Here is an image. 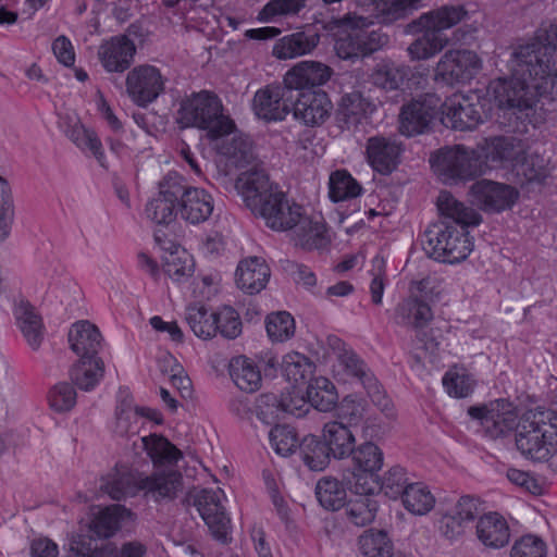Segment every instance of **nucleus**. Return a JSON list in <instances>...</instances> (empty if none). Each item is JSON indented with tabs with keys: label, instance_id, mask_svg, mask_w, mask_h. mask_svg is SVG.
Segmentation results:
<instances>
[{
	"label": "nucleus",
	"instance_id": "412c9836",
	"mask_svg": "<svg viewBox=\"0 0 557 557\" xmlns=\"http://www.w3.org/2000/svg\"><path fill=\"white\" fill-rule=\"evenodd\" d=\"M293 96L286 86L270 85L256 92L252 108L265 121H282L292 111Z\"/></svg>",
	"mask_w": 557,
	"mask_h": 557
},
{
	"label": "nucleus",
	"instance_id": "13d9d810",
	"mask_svg": "<svg viewBox=\"0 0 557 557\" xmlns=\"http://www.w3.org/2000/svg\"><path fill=\"white\" fill-rule=\"evenodd\" d=\"M165 78L153 65H141V107L154 101L164 91Z\"/></svg>",
	"mask_w": 557,
	"mask_h": 557
},
{
	"label": "nucleus",
	"instance_id": "4468645a",
	"mask_svg": "<svg viewBox=\"0 0 557 557\" xmlns=\"http://www.w3.org/2000/svg\"><path fill=\"white\" fill-rule=\"evenodd\" d=\"M182 176L171 172L159 183V194L146 206L147 216L158 224H169L180 214Z\"/></svg>",
	"mask_w": 557,
	"mask_h": 557
},
{
	"label": "nucleus",
	"instance_id": "5701e85b",
	"mask_svg": "<svg viewBox=\"0 0 557 557\" xmlns=\"http://www.w3.org/2000/svg\"><path fill=\"white\" fill-rule=\"evenodd\" d=\"M136 45L127 35H116L101 42L98 59L109 73L128 70L136 54Z\"/></svg>",
	"mask_w": 557,
	"mask_h": 557
},
{
	"label": "nucleus",
	"instance_id": "f704fd0d",
	"mask_svg": "<svg viewBox=\"0 0 557 557\" xmlns=\"http://www.w3.org/2000/svg\"><path fill=\"white\" fill-rule=\"evenodd\" d=\"M293 242L295 246L306 250L325 247L330 239L326 226L321 216H306L300 213L299 221L295 224Z\"/></svg>",
	"mask_w": 557,
	"mask_h": 557
},
{
	"label": "nucleus",
	"instance_id": "603ef678",
	"mask_svg": "<svg viewBox=\"0 0 557 557\" xmlns=\"http://www.w3.org/2000/svg\"><path fill=\"white\" fill-rule=\"evenodd\" d=\"M371 494H358L356 498L346 504L345 513L347 519L357 527H364L375 518L379 505L371 497Z\"/></svg>",
	"mask_w": 557,
	"mask_h": 557
},
{
	"label": "nucleus",
	"instance_id": "052dcab7",
	"mask_svg": "<svg viewBox=\"0 0 557 557\" xmlns=\"http://www.w3.org/2000/svg\"><path fill=\"white\" fill-rule=\"evenodd\" d=\"M76 401V389L67 382L57 383L48 393L49 407L57 413H66L71 411L75 407Z\"/></svg>",
	"mask_w": 557,
	"mask_h": 557
},
{
	"label": "nucleus",
	"instance_id": "774afa93",
	"mask_svg": "<svg viewBox=\"0 0 557 557\" xmlns=\"http://www.w3.org/2000/svg\"><path fill=\"white\" fill-rule=\"evenodd\" d=\"M546 544L535 535L520 537L510 549V557H546Z\"/></svg>",
	"mask_w": 557,
	"mask_h": 557
},
{
	"label": "nucleus",
	"instance_id": "aec40b11",
	"mask_svg": "<svg viewBox=\"0 0 557 557\" xmlns=\"http://www.w3.org/2000/svg\"><path fill=\"white\" fill-rule=\"evenodd\" d=\"M292 111L296 120L307 126H320L331 116L333 103L323 90H307L299 92L292 100Z\"/></svg>",
	"mask_w": 557,
	"mask_h": 557
},
{
	"label": "nucleus",
	"instance_id": "5fc2aeb1",
	"mask_svg": "<svg viewBox=\"0 0 557 557\" xmlns=\"http://www.w3.org/2000/svg\"><path fill=\"white\" fill-rule=\"evenodd\" d=\"M361 186L345 170H337L331 174L329 181V196L334 202L348 200L359 196Z\"/></svg>",
	"mask_w": 557,
	"mask_h": 557
},
{
	"label": "nucleus",
	"instance_id": "6e6d98bb",
	"mask_svg": "<svg viewBox=\"0 0 557 557\" xmlns=\"http://www.w3.org/2000/svg\"><path fill=\"white\" fill-rule=\"evenodd\" d=\"M359 547L366 557H392L394 546L386 532L366 531L359 537Z\"/></svg>",
	"mask_w": 557,
	"mask_h": 557
},
{
	"label": "nucleus",
	"instance_id": "72a5a7b5",
	"mask_svg": "<svg viewBox=\"0 0 557 557\" xmlns=\"http://www.w3.org/2000/svg\"><path fill=\"white\" fill-rule=\"evenodd\" d=\"M478 540L488 548H502L509 543L510 529L507 520L498 512L482 515L475 525Z\"/></svg>",
	"mask_w": 557,
	"mask_h": 557
},
{
	"label": "nucleus",
	"instance_id": "9b49d317",
	"mask_svg": "<svg viewBox=\"0 0 557 557\" xmlns=\"http://www.w3.org/2000/svg\"><path fill=\"white\" fill-rule=\"evenodd\" d=\"M442 122L457 131H470L483 122V104L475 94L454 95L443 102Z\"/></svg>",
	"mask_w": 557,
	"mask_h": 557
},
{
	"label": "nucleus",
	"instance_id": "393cba45",
	"mask_svg": "<svg viewBox=\"0 0 557 557\" xmlns=\"http://www.w3.org/2000/svg\"><path fill=\"white\" fill-rule=\"evenodd\" d=\"M66 557H139V544L127 543L117 552L111 545L99 547L96 539L77 533L69 541Z\"/></svg>",
	"mask_w": 557,
	"mask_h": 557
},
{
	"label": "nucleus",
	"instance_id": "b1692460",
	"mask_svg": "<svg viewBox=\"0 0 557 557\" xmlns=\"http://www.w3.org/2000/svg\"><path fill=\"white\" fill-rule=\"evenodd\" d=\"M332 75V69L317 61H301L295 64L284 76V85L292 94L317 90L315 87L324 85Z\"/></svg>",
	"mask_w": 557,
	"mask_h": 557
},
{
	"label": "nucleus",
	"instance_id": "3c124183",
	"mask_svg": "<svg viewBox=\"0 0 557 557\" xmlns=\"http://www.w3.org/2000/svg\"><path fill=\"white\" fill-rule=\"evenodd\" d=\"M404 507L412 515L423 516L431 511L435 505V497L426 485L414 482L407 487L401 496Z\"/></svg>",
	"mask_w": 557,
	"mask_h": 557
},
{
	"label": "nucleus",
	"instance_id": "ddd939ff",
	"mask_svg": "<svg viewBox=\"0 0 557 557\" xmlns=\"http://www.w3.org/2000/svg\"><path fill=\"white\" fill-rule=\"evenodd\" d=\"M301 207L290 201L280 188L251 213L263 219L264 224L273 231L285 232L292 230L299 221Z\"/></svg>",
	"mask_w": 557,
	"mask_h": 557
},
{
	"label": "nucleus",
	"instance_id": "a18cd8bd",
	"mask_svg": "<svg viewBox=\"0 0 557 557\" xmlns=\"http://www.w3.org/2000/svg\"><path fill=\"white\" fill-rule=\"evenodd\" d=\"M308 403L319 411L327 412L335 408L338 395L334 384L326 377H315L307 387Z\"/></svg>",
	"mask_w": 557,
	"mask_h": 557
},
{
	"label": "nucleus",
	"instance_id": "c9c22d12",
	"mask_svg": "<svg viewBox=\"0 0 557 557\" xmlns=\"http://www.w3.org/2000/svg\"><path fill=\"white\" fill-rule=\"evenodd\" d=\"M13 314L18 329L32 349L40 347L44 338V324L35 308L25 300H20L13 308Z\"/></svg>",
	"mask_w": 557,
	"mask_h": 557
},
{
	"label": "nucleus",
	"instance_id": "79ce46f5",
	"mask_svg": "<svg viewBox=\"0 0 557 557\" xmlns=\"http://www.w3.org/2000/svg\"><path fill=\"white\" fill-rule=\"evenodd\" d=\"M407 76V66L397 64L392 60H381L374 65L370 78L376 87L393 91L400 88Z\"/></svg>",
	"mask_w": 557,
	"mask_h": 557
},
{
	"label": "nucleus",
	"instance_id": "2eb2a0df",
	"mask_svg": "<svg viewBox=\"0 0 557 557\" xmlns=\"http://www.w3.org/2000/svg\"><path fill=\"white\" fill-rule=\"evenodd\" d=\"M222 496L223 491L220 488L215 491L205 488L195 494L194 504L212 535L225 543L230 533L231 521L221 504Z\"/></svg>",
	"mask_w": 557,
	"mask_h": 557
},
{
	"label": "nucleus",
	"instance_id": "1a4fd4ad",
	"mask_svg": "<svg viewBox=\"0 0 557 557\" xmlns=\"http://www.w3.org/2000/svg\"><path fill=\"white\" fill-rule=\"evenodd\" d=\"M481 69L482 60L474 51L450 49L436 63L434 79L447 86L463 85L473 79Z\"/></svg>",
	"mask_w": 557,
	"mask_h": 557
},
{
	"label": "nucleus",
	"instance_id": "20e7f679",
	"mask_svg": "<svg viewBox=\"0 0 557 557\" xmlns=\"http://www.w3.org/2000/svg\"><path fill=\"white\" fill-rule=\"evenodd\" d=\"M467 15L463 5H443L414 20L411 27L420 35L407 48L410 59L429 60L441 52L448 44L444 30L457 25Z\"/></svg>",
	"mask_w": 557,
	"mask_h": 557
},
{
	"label": "nucleus",
	"instance_id": "4c0bfd02",
	"mask_svg": "<svg viewBox=\"0 0 557 557\" xmlns=\"http://www.w3.org/2000/svg\"><path fill=\"white\" fill-rule=\"evenodd\" d=\"M319 42V34L297 32L280 38L275 42L272 53L280 60L294 59L312 52Z\"/></svg>",
	"mask_w": 557,
	"mask_h": 557
},
{
	"label": "nucleus",
	"instance_id": "cd10ccee",
	"mask_svg": "<svg viewBox=\"0 0 557 557\" xmlns=\"http://www.w3.org/2000/svg\"><path fill=\"white\" fill-rule=\"evenodd\" d=\"M138 491V472L124 462H119L112 472L100 479V494L115 500L134 496Z\"/></svg>",
	"mask_w": 557,
	"mask_h": 557
},
{
	"label": "nucleus",
	"instance_id": "0eeeda50",
	"mask_svg": "<svg viewBox=\"0 0 557 557\" xmlns=\"http://www.w3.org/2000/svg\"><path fill=\"white\" fill-rule=\"evenodd\" d=\"M435 172L447 184H457L481 174L480 156L462 145L440 149L431 157Z\"/></svg>",
	"mask_w": 557,
	"mask_h": 557
},
{
	"label": "nucleus",
	"instance_id": "4be33fe9",
	"mask_svg": "<svg viewBox=\"0 0 557 557\" xmlns=\"http://www.w3.org/2000/svg\"><path fill=\"white\" fill-rule=\"evenodd\" d=\"M183 490V475L173 469H154L141 478V496L154 503L171 502Z\"/></svg>",
	"mask_w": 557,
	"mask_h": 557
},
{
	"label": "nucleus",
	"instance_id": "bf43d9fd",
	"mask_svg": "<svg viewBox=\"0 0 557 557\" xmlns=\"http://www.w3.org/2000/svg\"><path fill=\"white\" fill-rule=\"evenodd\" d=\"M265 329L273 342H285L295 334V320L286 311L273 312L267 317Z\"/></svg>",
	"mask_w": 557,
	"mask_h": 557
},
{
	"label": "nucleus",
	"instance_id": "4d7b16f0",
	"mask_svg": "<svg viewBox=\"0 0 557 557\" xmlns=\"http://www.w3.org/2000/svg\"><path fill=\"white\" fill-rule=\"evenodd\" d=\"M164 272L175 282H182L191 276L194 260L182 247L169 255H162Z\"/></svg>",
	"mask_w": 557,
	"mask_h": 557
},
{
	"label": "nucleus",
	"instance_id": "ea45409f",
	"mask_svg": "<svg viewBox=\"0 0 557 557\" xmlns=\"http://www.w3.org/2000/svg\"><path fill=\"white\" fill-rule=\"evenodd\" d=\"M104 364L98 355L78 357L70 371L72 382L83 391L94 389L103 376Z\"/></svg>",
	"mask_w": 557,
	"mask_h": 557
},
{
	"label": "nucleus",
	"instance_id": "338daca9",
	"mask_svg": "<svg viewBox=\"0 0 557 557\" xmlns=\"http://www.w3.org/2000/svg\"><path fill=\"white\" fill-rule=\"evenodd\" d=\"M534 73V87L537 92H540V96L557 100V58L555 65L552 62L549 67H545V71H542L540 67H535Z\"/></svg>",
	"mask_w": 557,
	"mask_h": 557
},
{
	"label": "nucleus",
	"instance_id": "37998d69",
	"mask_svg": "<svg viewBox=\"0 0 557 557\" xmlns=\"http://www.w3.org/2000/svg\"><path fill=\"white\" fill-rule=\"evenodd\" d=\"M185 321L199 338L210 339L218 333L215 312L209 311L201 304H193L186 308Z\"/></svg>",
	"mask_w": 557,
	"mask_h": 557
},
{
	"label": "nucleus",
	"instance_id": "7ed1b4c3",
	"mask_svg": "<svg viewBox=\"0 0 557 557\" xmlns=\"http://www.w3.org/2000/svg\"><path fill=\"white\" fill-rule=\"evenodd\" d=\"M322 345L325 349L324 357L332 355L337 360V364L334 366L335 374L344 380L355 379L360 382L373 405L387 418H394L395 408L393 401L386 395L364 360L335 335H329Z\"/></svg>",
	"mask_w": 557,
	"mask_h": 557
},
{
	"label": "nucleus",
	"instance_id": "a878e982",
	"mask_svg": "<svg viewBox=\"0 0 557 557\" xmlns=\"http://www.w3.org/2000/svg\"><path fill=\"white\" fill-rule=\"evenodd\" d=\"M178 212L183 220L198 224L205 222L213 211V199L205 189L185 184L182 177Z\"/></svg>",
	"mask_w": 557,
	"mask_h": 557
},
{
	"label": "nucleus",
	"instance_id": "bb28decb",
	"mask_svg": "<svg viewBox=\"0 0 557 557\" xmlns=\"http://www.w3.org/2000/svg\"><path fill=\"white\" fill-rule=\"evenodd\" d=\"M366 153L369 164L380 174H391L399 162L401 146L395 139L384 136L368 138Z\"/></svg>",
	"mask_w": 557,
	"mask_h": 557
},
{
	"label": "nucleus",
	"instance_id": "49530a36",
	"mask_svg": "<svg viewBox=\"0 0 557 557\" xmlns=\"http://www.w3.org/2000/svg\"><path fill=\"white\" fill-rule=\"evenodd\" d=\"M369 111H371L370 101L360 91L354 90L342 96L337 116L349 126L357 124Z\"/></svg>",
	"mask_w": 557,
	"mask_h": 557
},
{
	"label": "nucleus",
	"instance_id": "a211bd4d",
	"mask_svg": "<svg viewBox=\"0 0 557 557\" xmlns=\"http://www.w3.org/2000/svg\"><path fill=\"white\" fill-rule=\"evenodd\" d=\"M235 188L245 206L252 212L278 188L273 184L263 169L253 164L251 169L242 172L235 182Z\"/></svg>",
	"mask_w": 557,
	"mask_h": 557
},
{
	"label": "nucleus",
	"instance_id": "680f3d73",
	"mask_svg": "<svg viewBox=\"0 0 557 557\" xmlns=\"http://www.w3.org/2000/svg\"><path fill=\"white\" fill-rule=\"evenodd\" d=\"M366 408L367 404L363 399L348 395L343 398L337 407L338 420L336 421L347 425L348 429L357 426L364 419Z\"/></svg>",
	"mask_w": 557,
	"mask_h": 557
},
{
	"label": "nucleus",
	"instance_id": "473e14b6",
	"mask_svg": "<svg viewBox=\"0 0 557 557\" xmlns=\"http://www.w3.org/2000/svg\"><path fill=\"white\" fill-rule=\"evenodd\" d=\"M131 517V511L121 505L94 507L88 523L89 531L98 539L113 536Z\"/></svg>",
	"mask_w": 557,
	"mask_h": 557
},
{
	"label": "nucleus",
	"instance_id": "f257e3e1",
	"mask_svg": "<svg viewBox=\"0 0 557 557\" xmlns=\"http://www.w3.org/2000/svg\"><path fill=\"white\" fill-rule=\"evenodd\" d=\"M552 50L539 44L518 47L509 62L511 75L490 82L487 95L499 109L508 111L518 120L531 122L540 92L534 87L535 67L545 71Z\"/></svg>",
	"mask_w": 557,
	"mask_h": 557
},
{
	"label": "nucleus",
	"instance_id": "9d476101",
	"mask_svg": "<svg viewBox=\"0 0 557 557\" xmlns=\"http://www.w3.org/2000/svg\"><path fill=\"white\" fill-rule=\"evenodd\" d=\"M442 107V99L435 94H425L405 103L399 113V132L407 137L428 132Z\"/></svg>",
	"mask_w": 557,
	"mask_h": 557
},
{
	"label": "nucleus",
	"instance_id": "de8ad7c7",
	"mask_svg": "<svg viewBox=\"0 0 557 557\" xmlns=\"http://www.w3.org/2000/svg\"><path fill=\"white\" fill-rule=\"evenodd\" d=\"M219 152L236 168L252 164L256 159L250 140L242 135L223 140Z\"/></svg>",
	"mask_w": 557,
	"mask_h": 557
},
{
	"label": "nucleus",
	"instance_id": "423d86ee",
	"mask_svg": "<svg viewBox=\"0 0 557 557\" xmlns=\"http://www.w3.org/2000/svg\"><path fill=\"white\" fill-rule=\"evenodd\" d=\"M177 121L183 127L207 131L211 139L225 136L235 127L230 116L223 113L219 97L209 91L193 94L183 100Z\"/></svg>",
	"mask_w": 557,
	"mask_h": 557
},
{
	"label": "nucleus",
	"instance_id": "864d4df0",
	"mask_svg": "<svg viewBox=\"0 0 557 557\" xmlns=\"http://www.w3.org/2000/svg\"><path fill=\"white\" fill-rule=\"evenodd\" d=\"M283 374L287 381L297 385L306 383L314 371L313 362L305 355L292 351L283 357L282 361Z\"/></svg>",
	"mask_w": 557,
	"mask_h": 557
},
{
	"label": "nucleus",
	"instance_id": "2f4dec72",
	"mask_svg": "<svg viewBox=\"0 0 557 557\" xmlns=\"http://www.w3.org/2000/svg\"><path fill=\"white\" fill-rule=\"evenodd\" d=\"M270 275V268L261 257H249L242 260L235 273L237 287L249 295L264 289Z\"/></svg>",
	"mask_w": 557,
	"mask_h": 557
},
{
	"label": "nucleus",
	"instance_id": "39448f33",
	"mask_svg": "<svg viewBox=\"0 0 557 557\" xmlns=\"http://www.w3.org/2000/svg\"><path fill=\"white\" fill-rule=\"evenodd\" d=\"M520 454L534 462L548 461L557 453V424L552 411H528L515 436Z\"/></svg>",
	"mask_w": 557,
	"mask_h": 557
},
{
	"label": "nucleus",
	"instance_id": "c85d7f7f",
	"mask_svg": "<svg viewBox=\"0 0 557 557\" xmlns=\"http://www.w3.org/2000/svg\"><path fill=\"white\" fill-rule=\"evenodd\" d=\"M59 126L77 148L84 153H90L102 168H107L100 139L94 131L86 128L75 114L60 117Z\"/></svg>",
	"mask_w": 557,
	"mask_h": 557
},
{
	"label": "nucleus",
	"instance_id": "6e6552de",
	"mask_svg": "<svg viewBox=\"0 0 557 557\" xmlns=\"http://www.w3.org/2000/svg\"><path fill=\"white\" fill-rule=\"evenodd\" d=\"M472 419L479 420L483 431L491 438L506 436L520 425L517 407L506 400L496 399L482 406H472L468 409Z\"/></svg>",
	"mask_w": 557,
	"mask_h": 557
},
{
	"label": "nucleus",
	"instance_id": "f8f14e48",
	"mask_svg": "<svg viewBox=\"0 0 557 557\" xmlns=\"http://www.w3.org/2000/svg\"><path fill=\"white\" fill-rule=\"evenodd\" d=\"M354 469L358 473H354L356 479L354 490L356 494L373 493L379 483L376 473L383 466V453L381 448L372 442H364L356 447L350 455Z\"/></svg>",
	"mask_w": 557,
	"mask_h": 557
},
{
	"label": "nucleus",
	"instance_id": "dca6fc26",
	"mask_svg": "<svg viewBox=\"0 0 557 557\" xmlns=\"http://www.w3.org/2000/svg\"><path fill=\"white\" fill-rule=\"evenodd\" d=\"M222 496L223 491L220 488L215 491L205 488L195 494L194 504L212 535L225 543L230 533L231 521L221 504Z\"/></svg>",
	"mask_w": 557,
	"mask_h": 557
},
{
	"label": "nucleus",
	"instance_id": "7c9ffc66",
	"mask_svg": "<svg viewBox=\"0 0 557 557\" xmlns=\"http://www.w3.org/2000/svg\"><path fill=\"white\" fill-rule=\"evenodd\" d=\"M139 406L128 387H120L113 432L121 437L132 438L139 432Z\"/></svg>",
	"mask_w": 557,
	"mask_h": 557
},
{
	"label": "nucleus",
	"instance_id": "c03bdc74",
	"mask_svg": "<svg viewBox=\"0 0 557 557\" xmlns=\"http://www.w3.org/2000/svg\"><path fill=\"white\" fill-rule=\"evenodd\" d=\"M484 156L491 161H516L523 153V145L515 137H493L485 139Z\"/></svg>",
	"mask_w": 557,
	"mask_h": 557
},
{
	"label": "nucleus",
	"instance_id": "09e8293b",
	"mask_svg": "<svg viewBox=\"0 0 557 557\" xmlns=\"http://www.w3.org/2000/svg\"><path fill=\"white\" fill-rule=\"evenodd\" d=\"M299 448L305 465L313 471H322L333 458L323 438L315 435L306 436Z\"/></svg>",
	"mask_w": 557,
	"mask_h": 557
},
{
	"label": "nucleus",
	"instance_id": "e2e57ef3",
	"mask_svg": "<svg viewBox=\"0 0 557 557\" xmlns=\"http://www.w3.org/2000/svg\"><path fill=\"white\" fill-rule=\"evenodd\" d=\"M269 436L272 447L282 456L292 455L299 446L295 430L288 425H275Z\"/></svg>",
	"mask_w": 557,
	"mask_h": 557
},
{
	"label": "nucleus",
	"instance_id": "69168bd1",
	"mask_svg": "<svg viewBox=\"0 0 557 557\" xmlns=\"http://www.w3.org/2000/svg\"><path fill=\"white\" fill-rule=\"evenodd\" d=\"M414 482H409L404 468L395 466L391 468L384 475L381 488L391 498H398L405 494L407 487Z\"/></svg>",
	"mask_w": 557,
	"mask_h": 557
},
{
	"label": "nucleus",
	"instance_id": "e433bc0d",
	"mask_svg": "<svg viewBox=\"0 0 557 557\" xmlns=\"http://www.w3.org/2000/svg\"><path fill=\"white\" fill-rule=\"evenodd\" d=\"M327 451L334 459L342 460L350 457L354 451L356 438L347 425L337 421H330L324 424L322 435Z\"/></svg>",
	"mask_w": 557,
	"mask_h": 557
},
{
	"label": "nucleus",
	"instance_id": "c756f323",
	"mask_svg": "<svg viewBox=\"0 0 557 557\" xmlns=\"http://www.w3.org/2000/svg\"><path fill=\"white\" fill-rule=\"evenodd\" d=\"M67 342L77 357H95L103 346L101 332L88 320L76 321L70 326Z\"/></svg>",
	"mask_w": 557,
	"mask_h": 557
},
{
	"label": "nucleus",
	"instance_id": "8fccbe9b",
	"mask_svg": "<svg viewBox=\"0 0 557 557\" xmlns=\"http://www.w3.org/2000/svg\"><path fill=\"white\" fill-rule=\"evenodd\" d=\"M315 495L320 505L332 511L341 509L346 504L347 493L344 485L334 478L324 476L315 485Z\"/></svg>",
	"mask_w": 557,
	"mask_h": 557
},
{
	"label": "nucleus",
	"instance_id": "f3484780",
	"mask_svg": "<svg viewBox=\"0 0 557 557\" xmlns=\"http://www.w3.org/2000/svg\"><path fill=\"white\" fill-rule=\"evenodd\" d=\"M472 203L486 212L510 209L519 197L518 190L509 185L482 180L470 188Z\"/></svg>",
	"mask_w": 557,
	"mask_h": 557
},
{
	"label": "nucleus",
	"instance_id": "0e129e2a",
	"mask_svg": "<svg viewBox=\"0 0 557 557\" xmlns=\"http://www.w3.org/2000/svg\"><path fill=\"white\" fill-rule=\"evenodd\" d=\"M443 385L450 396L468 397L474 389V380L465 371H449L443 377Z\"/></svg>",
	"mask_w": 557,
	"mask_h": 557
},
{
	"label": "nucleus",
	"instance_id": "a19ab883",
	"mask_svg": "<svg viewBox=\"0 0 557 557\" xmlns=\"http://www.w3.org/2000/svg\"><path fill=\"white\" fill-rule=\"evenodd\" d=\"M230 375L235 385L242 391L252 393L261 386L260 369L245 356H237L231 360Z\"/></svg>",
	"mask_w": 557,
	"mask_h": 557
},
{
	"label": "nucleus",
	"instance_id": "f03ea898",
	"mask_svg": "<svg viewBox=\"0 0 557 557\" xmlns=\"http://www.w3.org/2000/svg\"><path fill=\"white\" fill-rule=\"evenodd\" d=\"M441 214L461 226L440 222L431 225L424 232L423 249L435 260L457 263L465 260L472 251L473 244L465 226H476L481 223V215L472 208L466 207L451 194L442 191L437 198Z\"/></svg>",
	"mask_w": 557,
	"mask_h": 557
},
{
	"label": "nucleus",
	"instance_id": "6ab92c4d",
	"mask_svg": "<svg viewBox=\"0 0 557 557\" xmlns=\"http://www.w3.org/2000/svg\"><path fill=\"white\" fill-rule=\"evenodd\" d=\"M433 319L430 306L418 298H407L400 301L395 308L394 320L397 324L416 330V337L425 349L433 348L436 343L428 337L424 327Z\"/></svg>",
	"mask_w": 557,
	"mask_h": 557
},
{
	"label": "nucleus",
	"instance_id": "58836bf2",
	"mask_svg": "<svg viewBox=\"0 0 557 557\" xmlns=\"http://www.w3.org/2000/svg\"><path fill=\"white\" fill-rule=\"evenodd\" d=\"M141 445L154 469L175 466L183 458V453L161 434L141 437Z\"/></svg>",
	"mask_w": 557,
	"mask_h": 557
}]
</instances>
